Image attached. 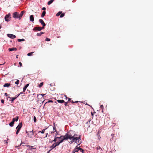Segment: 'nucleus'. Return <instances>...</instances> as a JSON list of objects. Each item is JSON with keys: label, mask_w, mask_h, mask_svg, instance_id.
Segmentation results:
<instances>
[{"label": "nucleus", "mask_w": 153, "mask_h": 153, "mask_svg": "<svg viewBox=\"0 0 153 153\" xmlns=\"http://www.w3.org/2000/svg\"><path fill=\"white\" fill-rule=\"evenodd\" d=\"M62 142V140H61L60 142L57 141L56 142H55L54 143V144L55 146H56H56H59L60 143H61Z\"/></svg>", "instance_id": "9"}, {"label": "nucleus", "mask_w": 153, "mask_h": 153, "mask_svg": "<svg viewBox=\"0 0 153 153\" xmlns=\"http://www.w3.org/2000/svg\"><path fill=\"white\" fill-rule=\"evenodd\" d=\"M43 82H41L40 83V84L39 85V87L40 88L43 86Z\"/></svg>", "instance_id": "33"}, {"label": "nucleus", "mask_w": 153, "mask_h": 153, "mask_svg": "<svg viewBox=\"0 0 153 153\" xmlns=\"http://www.w3.org/2000/svg\"><path fill=\"white\" fill-rule=\"evenodd\" d=\"M53 131L51 132V133H55V132H56V133H57V131L56 130V127L55 126H53Z\"/></svg>", "instance_id": "17"}, {"label": "nucleus", "mask_w": 153, "mask_h": 153, "mask_svg": "<svg viewBox=\"0 0 153 153\" xmlns=\"http://www.w3.org/2000/svg\"><path fill=\"white\" fill-rule=\"evenodd\" d=\"M17 50V49L16 48H10L9 49V51H16Z\"/></svg>", "instance_id": "20"}, {"label": "nucleus", "mask_w": 153, "mask_h": 153, "mask_svg": "<svg viewBox=\"0 0 153 153\" xmlns=\"http://www.w3.org/2000/svg\"><path fill=\"white\" fill-rule=\"evenodd\" d=\"M33 120H34V122L35 123L36 122V117L35 116L34 117Z\"/></svg>", "instance_id": "37"}, {"label": "nucleus", "mask_w": 153, "mask_h": 153, "mask_svg": "<svg viewBox=\"0 0 153 153\" xmlns=\"http://www.w3.org/2000/svg\"><path fill=\"white\" fill-rule=\"evenodd\" d=\"M44 32H40V33H37V34H36V35L37 36H41V35L44 34Z\"/></svg>", "instance_id": "24"}, {"label": "nucleus", "mask_w": 153, "mask_h": 153, "mask_svg": "<svg viewBox=\"0 0 153 153\" xmlns=\"http://www.w3.org/2000/svg\"><path fill=\"white\" fill-rule=\"evenodd\" d=\"M65 136L67 140L69 139L71 140L69 143L71 144L72 143L74 142L76 143L77 144L79 145L81 143L80 136L77 137V134H75L74 132L72 130H70L65 135Z\"/></svg>", "instance_id": "1"}, {"label": "nucleus", "mask_w": 153, "mask_h": 153, "mask_svg": "<svg viewBox=\"0 0 153 153\" xmlns=\"http://www.w3.org/2000/svg\"><path fill=\"white\" fill-rule=\"evenodd\" d=\"M91 114H92V115H93V114L92 113H91Z\"/></svg>", "instance_id": "62"}, {"label": "nucleus", "mask_w": 153, "mask_h": 153, "mask_svg": "<svg viewBox=\"0 0 153 153\" xmlns=\"http://www.w3.org/2000/svg\"><path fill=\"white\" fill-rule=\"evenodd\" d=\"M26 133H27L28 137L30 138L32 137L33 135V131H26Z\"/></svg>", "instance_id": "3"}, {"label": "nucleus", "mask_w": 153, "mask_h": 153, "mask_svg": "<svg viewBox=\"0 0 153 153\" xmlns=\"http://www.w3.org/2000/svg\"><path fill=\"white\" fill-rule=\"evenodd\" d=\"M19 64L20 65V67H21L22 66V64L21 62H19Z\"/></svg>", "instance_id": "44"}, {"label": "nucleus", "mask_w": 153, "mask_h": 153, "mask_svg": "<svg viewBox=\"0 0 153 153\" xmlns=\"http://www.w3.org/2000/svg\"><path fill=\"white\" fill-rule=\"evenodd\" d=\"M30 20L31 22H33L34 20V17L33 15H31L30 16Z\"/></svg>", "instance_id": "15"}, {"label": "nucleus", "mask_w": 153, "mask_h": 153, "mask_svg": "<svg viewBox=\"0 0 153 153\" xmlns=\"http://www.w3.org/2000/svg\"><path fill=\"white\" fill-rule=\"evenodd\" d=\"M46 129H43L42 131H38V133H41L42 134L44 133V132Z\"/></svg>", "instance_id": "26"}, {"label": "nucleus", "mask_w": 153, "mask_h": 153, "mask_svg": "<svg viewBox=\"0 0 153 153\" xmlns=\"http://www.w3.org/2000/svg\"><path fill=\"white\" fill-rule=\"evenodd\" d=\"M39 22L40 23H41V25H42L43 27H45V26L46 25L45 23L42 19H39Z\"/></svg>", "instance_id": "8"}, {"label": "nucleus", "mask_w": 153, "mask_h": 153, "mask_svg": "<svg viewBox=\"0 0 153 153\" xmlns=\"http://www.w3.org/2000/svg\"><path fill=\"white\" fill-rule=\"evenodd\" d=\"M97 135L98 136H100V133H99V132L98 131L97 133Z\"/></svg>", "instance_id": "49"}, {"label": "nucleus", "mask_w": 153, "mask_h": 153, "mask_svg": "<svg viewBox=\"0 0 153 153\" xmlns=\"http://www.w3.org/2000/svg\"><path fill=\"white\" fill-rule=\"evenodd\" d=\"M11 18V17L10 16V13H9L8 14L6 15L4 17V19L5 20V21L8 22L10 20Z\"/></svg>", "instance_id": "2"}, {"label": "nucleus", "mask_w": 153, "mask_h": 153, "mask_svg": "<svg viewBox=\"0 0 153 153\" xmlns=\"http://www.w3.org/2000/svg\"><path fill=\"white\" fill-rule=\"evenodd\" d=\"M20 130V129H17V130L16 131V134H17L18 133H19V131Z\"/></svg>", "instance_id": "39"}, {"label": "nucleus", "mask_w": 153, "mask_h": 153, "mask_svg": "<svg viewBox=\"0 0 153 153\" xmlns=\"http://www.w3.org/2000/svg\"><path fill=\"white\" fill-rule=\"evenodd\" d=\"M25 40L24 39H18V42H21V41H25Z\"/></svg>", "instance_id": "30"}, {"label": "nucleus", "mask_w": 153, "mask_h": 153, "mask_svg": "<svg viewBox=\"0 0 153 153\" xmlns=\"http://www.w3.org/2000/svg\"><path fill=\"white\" fill-rule=\"evenodd\" d=\"M22 143V142H21V144H20L18 146H15V148H18V147H20V146H21L22 144V143Z\"/></svg>", "instance_id": "34"}, {"label": "nucleus", "mask_w": 153, "mask_h": 153, "mask_svg": "<svg viewBox=\"0 0 153 153\" xmlns=\"http://www.w3.org/2000/svg\"><path fill=\"white\" fill-rule=\"evenodd\" d=\"M90 121H91V120H90L86 123V124H88V123H89Z\"/></svg>", "instance_id": "46"}, {"label": "nucleus", "mask_w": 153, "mask_h": 153, "mask_svg": "<svg viewBox=\"0 0 153 153\" xmlns=\"http://www.w3.org/2000/svg\"><path fill=\"white\" fill-rule=\"evenodd\" d=\"M48 102H53V101L52 100H49L48 101Z\"/></svg>", "instance_id": "45"}, {"label": "nucleus", "mask_w": 153, "mask_h": 153, "mask_svg": "<svg viewBox=\"0 0 153 153\" xmlns=\"http://www.w3.org/2000/svg\"><path fill=\"white\" fill-rule=\"evenodd\" d=\"M47 153H48V152Z\"/></svg>", "instance_id": "64"}, {"label": "nucleus", "mask_w": 153, "mask_h": 153, "mask_svg": "<svg viewBox=\"0 0 153 153\" xmlns=\"http://www.w3.org/2000/svg\"><path fill=\"white\" fill-rule=\"evenodd\" d=\"M64 102L65 103V104H64L65 105V106H67V102Z\"/></svg>", "instance_id": "47"}, {"label": "nucleus", "mask_w": 153, "mask_h": 153, "mask_svg": "<svg viewBox=\"0 0 153 153\" xmlns=\"http://www.w3.org/2000/svg\"><path fill=\"white\" fill-rule=\"evenodd\" d=\"M13 17L14 18H18L19 19V13L17 12L14 13L13 15Z\"/></svg>", "instance_id": "4"}, {"label": "nucleus", "mask_w": 153, "mask_h": 153, "mask_svg": "<svg viewBox=\"0 0 153 153\" xmlns=\"http://www.w3.org/2000/svg\"><path fill=\"white\" fill-rule=\"evenodd\" d=\"M65 15V13H62L61 14V15L60 16V18H62Z\"/></svg>", "instance_id": "35"}, {"label": "nucleus", "mask_w": 153, "mask_h": 153, "mask_svg": "<svg viewBox=\"0 0 153 153\" xmlns=\"http://www.w3.org/2000/svg\"><path fill=\"white\" fill-rule=\"evenodd\" d=\"M62 13V11H59L56 14V16H59Z\"/></svg>", "instance_id": "31"}, {"label": "nucleus", "mask_w": 153, "mask_h": 153, "mask_svg": "<svg viewBox=\"0 0 153 153\" xmlns=\"http://www.w3.org/2000/svg\"><path fill=\"white\" fill-rule=\"evenodd\" d=\"M29 85V84H27L23 88V92H24L25 91V90L27 88L28 86Z\"/></svg>", "instance_id": "16"}, {"label": "nucleus", "mask_w": 153, "mask_h": 153, "mask_svg": "<svg viewBox=\"0 0 153 153\" xmlns=\"http://www.w3.org/2000/svg\"><path fill=\"white\" fill-rule=\"evenodd\" d=\"M25 13L24 11H23L21 12L20 14H19V19H20L22 18L24 13Z\"/></svg>", "instance_id": "10"}, {"label": "nucleus", "mask_w": 153, "mask_h": 153, "mask_svg": "<svg viewBox=\"0 0 153 153\" xmlns=\"http://www.w3.org/2000/svg\"><path fill=\"white\" fill-rule=\"evenodd\" d=\"M19 83V80H17L15 82V83L16 85H18Z\"/></svg>", "instance_id": "36"}, {"label": "nucleus", "mask_w": 153, "mask_h": 153, "mask_svg": "<svg viewBox=\"0 0 153 153\" xmlns=\"http://www.w3.org/2000/svg\"><path fill=\"white\" fill-rule=\"evenodd\" d=\"M8 97L10 99H12V100H10V101H11L12 102L16 98V97Z\"/></svg>", "instance_id": "21"}, {"label": "nucleus", "mask_w": 153, "mask_h": 153, "mask_svg": "<svg viewBox=\"0 0 153 153\" xmlns=\"http://www.w3.org/2000/svg\"><path fill=\"white\" fill-rule=\"evenodd\" d=\"M54 1V0H51L48 1V5H50Z\"/></svg>", "instance_id": "25"}, {"label": "nucleus", "mask_w": 153, "mask_h": 153, "mask_svg": "<svg viewBox=\"0 0 153 153\" xmlns=\"http://www.w3.org/2000/svg\"><path fill=\"white\" fill-rule=\"evenodd\" d=\"M4 95L6 96H7L8 95H9L8 94H7V93H5L4 94Z\"/></svg>", "instance_id": "48"}, {"label": "nucleus", "mask_w": 153, "mask_h": 153, "mask_svg": "<svg viewBox=\"0 0 153 153\" xmlns=\"http://www.w3.org/2000/svg\"><path fill=\"white\" fill-rule=\"evenodd\" d=\"M7 36L9 37L12 39L15 38L16 37V36L15 35L11 34H7Z\"/></svg>", "instance_id": "7"}, {"label": "nucleus", "mask_w": 153, "mask_h": 153, "mask_svg": "<svg viewBox=\"0 0 153 153\" xmlns=\"http://www.w3.org/2000/svg\"><path fill=\"white\" fill-rule=\"evenodd\" d=\"M14 123V122L12 121V122L9 123V126L11 127H12L13 126Z\"/></svg>", "instance_id": "29"}, {"label": "nucleus", "mask_w": 153, "mask_h": 153, "mask_svg": "<svg viewBox=\"0 0 153 153\" xmlns=\"http://www.w3.org/2000/svg\"><path fill=\"white\" fill-rule=\"evenodd\" d=\"M22 126V123H20L19 124L18 126L16 127V129H18L20 130Z\"/></svg>", "instance_id": "13"}, {"label": "nucleus", "mask_w": 153, "mask_h": 153, "mask_svg": "<svg viewBox=\"0 0 153 153\" xmlns=\"http://www.w3.org/2000/svg\"><path fill=\"white\" fill-rule=\"evenodd\" d=\"M100 108L102 109L103 108V106L102 105H101L100 106Z\"/></svg>", "instance_id": "40"}, {"label": "nucleus", "mask_w": 153, "mask_h": 153, "mask_svg": "<svg viewBox=\"0 0 153 153\" xmlns=\"http://www.w3.org/2000/svg\"><path fill=\"white\" fill-rule=\"evenodd\" d=\"M20 95V94H18V95H17L16 97V98L17 97L19 96Z\"/></svg>", "instance_id": "53"}, {"label": "nucleus", "mask_w": 153, "mask_h": 153, "mask_svg": "<svg viewBox=\"0 0 153 153\" xmlns=\"http://www.w3.org/2000/svg\"><path fill=\"white\" fill-rule=\"evenodd\" d=\"M25 94V93H23V92H21L19 94L20 95L21 94Z\"/></svg>", "instance_id": "51"}, {"label": "nucleus", "mask_w": 153, "mask_h": 153, "mask_svg": "<svg viewBox=\"0 0 153 153\" xmlns=\"http://www.w3.org/2000/svg\"><path fill=\"white\" fill-rule=\"evenodd\" d=\"M45 94H39V95H38V96H39V95H42V96L43 97V96L44 95H45Z\"/></svg>", "instance_id": "42"}, {"label": "nucleus", "mask_w": 153, "mask_h": 153, "mask_svg": "<svg viewBox=\"0 0 153 153\" xmlns=\"http://www.w3.org/2000/svg\"><path fill=\"white\" fill-rule=\"evenodd\" d=\"M58 139H59V141L60 142L61 140H62V142L64 140H67L66 139H65L66 138L65 136H61L60 137H58Z\"/></svg>", "instance_id": "6"}, {"label": "nucleus", "mask_w": 153, "mask_h": 153, "mask_svg": "<svg viewBox=\"0 0 153 153\" xmlns=\"http://www.w3.org/2000/svg\"><path fill=\"white\" fill-rule=\"evenodd\" d=\"M72 102H73V103H74V102H73V101H72Z\"/></svg>", "instance_id": "60"}, {"label": "nucleus", "mask_w": 153, "mask_h": 153, "mask_svg": "<svg viewBox=\"0 0 153 153\" xmlns=\"http://www.w3.org/2000/svg\"><path fill=\"white\" fill-rule=\"evenodd\" d=\"M34 53V52H31L30 53H29L27 54V55L28 56H30L32 55V54L33 53Z\"/></svg>", "instance_id": "32"}, {"label": "nucleus", "mask_w": 153, "mask_h": 153, "mask_svg": "<svg viewBox=\"0 0 153 153\" xmlns=\"http://www.w3.org/2000/svg\"><path fill=\"white\" fill-rule=\"evenodd\" d=\"M58 102L60 103H62L65 102V101L63 100H57Z\"/></svg>", "instance_id": "22"}, {"label": "nucleus", "mask_w": 153, "mask_h": 153, "mask_svg": "<svg viewBox=\"0 0 153 153\" xmlns=\"http://www.w3.org/2000/svg\"><path fill=\"white\" fill-rule=\"evenodd\" d=\"M78 102V101H76L74 102L75 103H77Z\"/></svg>", "instance_id": "55"}, {"label": "nucleus", "mask_w": 153, "mask_h": 153, "mask_svg": "<svg viewBox=\"0 0 153 153\" xmlns=\"http://www.w3.org/2000/svg\"><path fill=\"white\" fill-rule=\"evenodd\" d=\"M19 119V117H16L13 118V119L12 121L14 122L15 121L17 122L18 121Z\"/></svg>", "instance_id": "18"}, {"label": "nucleus", "mask_w": 153, "mask_h": 153, "mask_svg": "<svg viewBox=\"0 0 153 153\" xmlns=\"http://www.w3.org/2000/svg\"><path fill=\"white\" fill-rule=\"evenodd\" d=\"M44 28L43 27H35L33 29V30L40 31Z\"/></svg>", "instance_id": "5"}, {"label": "nucleus", "mask_w": 153, "mask_h": 153, "mask_svg": "<svg viewBox=\"0 0 153 153\" xmlns=\"http://www.w3.org/2000/svg\"><path fill=\"white\" fill-rule=\"evenodd\" d=\"M45 41H50V39L48 38H46L45 39Z\"/></svg>", "instance_id": "38"}, {"label": "nucleus", "mask_w": 153, "mask_h": 153, "mask_svg": "<svg viewBox=\"0 0 153 153\" xmlns=\"http://www.w3.org/2000/svg\"><path fill=\"white\" fill-rule=\"evenodd\" d=\"M46 14V12L45 11H44L42 12V14L41 15V17L43 18L45 15Z\"/></svg>", "instance_id": "28"}, {"label": "nucleus", "mask_w": 153, "mask_h": 153, "mask_svg": "<svg viewBox=\"0 0 153 153\" xmlns=\"http://www.w3.org/2000/svg\"><path fill=\"white\" fill-rule=\"evenodd\" d=\"M10 85V83H6L3 85V86L5 87H9Z\"/></svg>", "instance_id": "19"}, {"label": "nucleus", "mask_w": 153, "mask_h": 153, "mask_svg": "<svg viewBox=\"0 0 153 153\" xmlns=\"http://www.w3.org/2000/svg\"><path fill=\"white\" fill-rule=\"evenodd\" d=\"M1 102L2 103H4V100L3 99L1 100Z\"/></svg>", "instance_id": "41"}, {"label": "nucleus", "mask_w": 153, "mask_h": 153, "mask_svg": "<svg viewBox=\"0 0 153 153\" xmlns=\"http://www.w3.org/2000/svg\"><path fill=\"white\" fill-rule=\"evenodd\" d=\"M55 147H56V146H55L54 145V144H53L52 146H51V147H50V148H51V149L50 150L49 152H50V151H51V150H52V149H53V148H55Z\"/></svg>", "instance_id": "23"}, {"label": "nucleus", "mask_w": 153, "mask_h": 153, "mask_svg": "<svg viewBox=\"0 0 153 153\" xmlns=\"http://www.w3.org/2000/svg\"><path fill=\"white\" fill-rule=\"evenodd\" d=\"M1 27L0 26V29L1 28Z\"/></svg>", "instance_id": "61"}, {"label": "nucleus", "mask_w": 153, "mask_h": 153, "mask_svg": "<svg viewBox=\"0 0 153 153\" xmlns=\"http://www.w3.org/2000/svg\"><path fill=\"white\" fill-rule=\"evenodd\" d=\"M57 139H58V137H55V138L54 139L51 141V140H50V141H49V142L51 143H52L53 142H56L57 141Z\"/></svg>", "instance_id": "12"}, {"label": "nucleus", "mask_w": 153, "mask_h": 153, "mask_svg": "<svg viewBox=\"0 0 153 153\" xmlns=\"http://www.w3.org/2000/svg\"><path fill=\"white\" fill-rule=\"evenodd\" d=\"M96 149L98 150V152H100V153L102 152V149L100 146H98L96 147Z\"/></svg>", "instance_id": "14"}, {"label": "nucleus", "mask_w": 153, "mask_h": 153, "mask_svg": "<svg viewBox=\"0 0 153 153\" xmlns=\"http://www.w3.org/2000/svg\"><path fill=\"white\" fill-rule=\"evenodd\" d=\"M55 132V134H56L55 137H56V135L58 134V132H57V133H56V132Z\"/></svg>", "instance_id": "50"}, {"label": "nucleus", "mask_w": 153, "mask_h": 153, "mask_svg": "<svg viewBox=\"0 0 153 153\" xmlns=\"http://www.w3.org/2000/svg\"><path fill=\"white\" fill-rule=\"evenodd\" d=\"M18 55L16 56V58H18Z\"/></svg>", "instance_id": "56"}, {"label": "nucleus", "mask_w": 153, "mask_h": 153, "mask_svg": "<svg viewBox=\"0 0 153 153\" xmlns=\"http://www.w3.org/2000/svg\"><path fill=\"white\" fill-rule=\"evenodd\" d=\"M98 136V138L100 140V138H101L100 136Z\"/></svg>", "instance_id": "52"}, {"label": "nucleus", "mask_w": 153, "mask_h": 153, "mask_svg": "<svg viewBox=\"0 0 153 153\" xmlns=\"http://www.w3.org/2000/svg\"><path fill=\"white\" fill-rule=\"evenodd\" d=\"M48 135V133H47L46 135V136L45 137H47V135Z\"/></svg>", "instance_id": "54"}, {"label": "nucleus", "mask_w": 153, "mask_h": 153, "mask_svg": "<svg viewBox=\"0 0 153 153\" xmlns=\"http://www.w3.org/2000/svg\"><path fill=\"white\" fill-rule=\"evenodd\" d=\"M79 151L78 147L76 146L75 149L72 151V153H75L76 152Z\"/></svg>", "instance_id": "11"}, {"label": "nucleus", "mask_w": 153, "mask_h": 153, "mask_svg": "<svg viewBox=\"0 0 153 153\" xmlns=\"http://www.w3.org/2000/svg\"><path fill=\"white\" fill-rule=\"evenodd\" d=\"M46 9V8L45 7H43L42 8V10H45Z\"/></svg>", "instance_id": "43"}, {"label": "nucleus", "mask_w": 153, "mask_h": 153, "mask_svg": "<svg viewBox=\"0 0 153 153\" xmlns=\"http://www.w3.org/2000/svg\"><path fill=\"white\" fill-rule=\"evenodd\" d=\"M79 151L80 152H82V153H84V150L82 148L78 147Z\"/></svg>", "instance_id": "27"}, {"label": "nucleus", "mask_w": 153, "mask_h": 153, "mask_svg": "<svg viewBox=\"0 0 153 153\" xmlns=\"http://www.w3.org/2000/svg\"><path fill=\"white\" fill-rule=\"evenodd\" d=\"M59 139H57V141H56L57 142H59Z\"/></svg>", "instance_id": "57"}, {"label": "nucleus", "mask_w": 153, "mask_h": 153, "mask_svg": "<svg viewBox=\"0 0 153 153\" xmlns=\"http://www.w3.org/2000/svg\"><path fill=\"white\" fill-rule=\"evenodd\" d=\"M31 149H33V148H32L33 147V146H31Z\"/></svg>", "instance_id": "58"}, {"label": "nucleus", "mask_w": 153, "mask_h": 153, "mask_svg": "<svg viewBox=\"0 0 153 153\" xmlns=\"http://www.w3.org/2000/svg\"><path fill=\"white\" fill-rule=\"evenodd\" d=\"M1 65V64H0V65Z\"/></svg>", "instance_id": "63"}, {"label": "nucleus", "mask_w": 153, "mask_h": 153, "mask_svg": "<svg viewBox=\"0 0 153 153\" xmlns=\"http://www.w3.org/2000/svg\"><path fill=\"white\" fill-rule=\"evenodd\" d=\"M102 112H103V110H102Z\"/></svg>", "instance_id": "59"}]
</instances>
